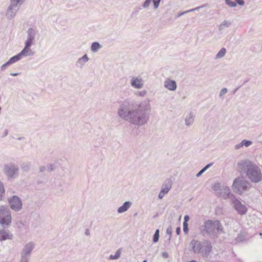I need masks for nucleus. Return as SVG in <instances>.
<instances>
[{
    "label": "nucleus",
    "instance_id": "nucleus-44",
    "mask_svg": "<svg viewBox=\"0 0 262 262\" xmlns=\"http://www.w3.org/2000/svg\"><path fill=\"white\" fill-rule=\"evenodd\" d=\"M242 147H243V146L242 144V142H241L240 143L237 144L235 146V149H239V148H242Z\"/></svg>",
    "mask_w": 262,
    "mask_h": 262
},
{
    "label": "nucleus",
    "instance_id": "nucleus-11",
    "mask_svg": "<svg viewBox=\"0 0 262 262\" xmlns=\"http://www.w3.org/2000/svg\"><path fill=\"white\" fill-rule=\"evenodd\" d=\"M172 186V182L170 179H167L165 181L162 186V188L158 195L160 199H162L165 194L168 193Z\"/></svg>",
    "mask_w": 262,
    "mask_h": 262
},
{
    "label": "nucleus",
    "instance_id": "nucleus-47",
    "mask_svg": "<svg viewBox=\"0 0 262 262\" xmlns=\"http://www.w3.org/2000/svg\"><path fill=\"white\" fill-rule=\"evenodd\" d=\"M205 172L204 170L202 168L196 175L197 177H200L204 172Z\"/></svg>",
    "mask_w": 262,
    "mask_h": 262
},
{
    "label": "nucleus",
    "instance_id": "nucleus-35",
    "mask_svg": "<svg viewBox=\"0 0 262 262\" xmlns=\"http://www.w3.org/2000/svg\"><path fill=\"white\" fill-rule=\"evenodd\" d=\"M161 0H152V2L154 4V7L155 9H157L158 8L160 2Z\"/></svg>",
    "mask_w": 262,
    "mask_h": 262
},
{
    "label": "nucleus",
    "instance_id": "nucleus-8",
    "mask_svg": "<svg viewBox=\"0 0 262 262\" xmlns=\"http://www.w3.org/2000/svg\"><path fill=\"white\" fill-rule=\"evenodd\" d=\"M19 168L14 163L6 164L4 167V172L9 179H14L18 175Z\"/></svg>",
    "mask_w": 262,
    "mask_h": 262
},
{
    "label": "nucleus",
    "instance_id": "nucleus-16",
    "mask_svg": "<svg viewBox=\"0 0 262 262\" xmlns=\"http://www.w3.org/2000/svg\"><path fill=\"white\" fill-rule=\"evenodd\" d=\"M164 87L171 91H174L177 89V83L174 80L169 78L166 79L164 82Z\"/></svg>",
    "mask_w": 262,
    "mask_h": 262
},
{
    "label": "nucleus",
    "instance_id": "nucleus-2",
    "mask_svg": "<svg viewBox=\"0 0 262 262\" xmlns=\"http://www.w3.org/2000/svg\"><path fill=\"white\" fill-rule=\"evenodd\" d=\"M239 170L252 183H258L262 181L261 168L253 162L246 159L238 163Z\"/></svg>",
    "mask_w": 262,
    "mask_h": 262
},
{
    "label": "nucleus",
    "instance_id": "nucleus-41",
    "mask_svg": "<svg viewBox=\"0 0 262 262\" xmlns=\"http://www.w3.org/2000/svg\"><path fill=\"white\" fill-rule=\"evenodd\" d=\"M147 92L146 91H140V92H138L136 95L138 96H140V97H144V96L146 95Z\"/></svg>",
    "mask_w": 262,
    "mask_h": 262
},
{
    "label": "nucleus",
    "instance_id": "nucleus-40",
    "mask_svg": "<svg viewBox=\"0 0 262 262\" xmlns=\"http://www.w3.org/2000/svg\"><path fill=\"white\" fill-rule=\"evenodd\" d=\"M10 63L8 61L7 62L5 63L4 64H3L1 66V71H4L7 68V67L10 66Z\"/></svg>",
    "mask_w": 262,
    "mask_h": 262
},
{
    "label": "nucleus",
    "instance_id": "nucleus-17",
    "mask_svg": "<svg viewBox=\"0 0 262 262\" xmlns=\"http://www.w3.org/2000/svg\"><path fill=\"white\" fill-rule=\"evenodd\" d=\"M13 236V234L10 233L9 230L5 229L0 230V241L12 239Z\"/></svg>",
    "mask_w": 262,
    "mask_h": 262
},
{
    "label": "nucleus",
    "instance_id": "nucleus-32",
    "mask_svg": "<svg viewBox=\"0 0 262 262\" xmlns=\"http://www.w3.org/2000/svg\"><path fill=\"white\" fill-rule=\"evenodd\" d=\"M20 255L21 257L19 262H29V260L30 257L23 254Z\"/></svg>",
    "mask_w": 262,
    "mask_h": 262
},
{
    "label": "nucleus",
    "instance_id": "nucleus-4",
    "mask_svg": "<svg viewBox=\"0 0 262 262\" xmlns=\"http://www.w3.org/2000/svg\"><path fill=\"white\" fill-rule=\"evenodd\" d=\"M222 226L217 220H207L204 222V229L202 231L203 234L206 233L213 237H216L218 234L222 231Z\"/></svg>",
    "mask_w": 262,
    "mask_h": 262
},
{
    "label": "nucleus",
    "instance_id": "nucleus-33",
    "mask_svg": "<svg viewBox=\"0 0 262 262\" xmlns=\"http://www.w3.org/2000/svg\"><path fill=\"white\" fill-rule=\"evenodd\" d=\"M243 146L246 147H249L252 144V142L249 140H243L242 141Z\"/></svg>",
    "mask_w": 262,
    "mask_h": 262
},
{
    "label": "nucleus",
    "instance_id": "nucleus-29",
    "mask_svg": "<svg viewBox=\"0 0 262 262\" xmlns=\"http://www.w3.org/2000/svg\"><path fill=\"white\" fill-rule=\"evenodd\" d=\"M159 232H160V231L158 229L156 230L154 234V236H153V238H152V241L154 243H157L158 241H159Z\"/></svg>",
    "mask_w": 262,
    "mask_h": 262
},
{
    "label": "nucleus",
    "instance_id": "nucleus-37",
    "mask_svg": "<svg viewBox=\"0 0 262 262\" xmlns=\"http://www.w3.org/2000/svg\"><path fill=\"white\" fill-rule=\"evenodd\" d=\"M47 170L49 172H51L55 168V165L54 164H49L47 166Z\"/></svg>",
    "mask_w": 262,
    "mask_h": 262
},
{
    "label": "nucleus",
    "instance_id": "nucleus-6",
    "mask_svg": "<svg viewBox=\"0 0 262 262\" xmlns=\"http://www.w3.org/2000/svg\"><path fill=\"white\" fill-rule=\"evenodd\" d=\"M12 221L10 209L5 206H0V225L4 228L9 227Z\"/></svg>",
    "mask_w": 262,
    "mask_h": 262
},
{
    "label": "nucleus",
    "instance_id": "nucleus-45",
    "mask_svg": "<svg viewBox=\"0 0 262 262\" xmlns=\"http://www.w3.org/2000/svg\"><path fill=\"white\" fill-rule=\"evenodd\" d=\"M212 163H210L209 164H207L203 169L205 171L207 169H208L209 167H210L212 165Z\"/></svg>",
    "mask_w": 262,
    "mask_h": 262
},
{
    "label": "nucleus",
    "instance_id": "nucleus-34",
    "mask_svg": "<svg viewBox=\"0 0 262 262\" xmlns=\"http://www.w3.org/2000/svg\"><path fill=\"white\" fill-rule=\"evenodd\" d=\"M213 189L214 191H218V190L221 191L222 188H221V184L219 183H215L213 187Z\"/></svg>",
    "mask_w": 262,
    "mask_h": 262
},
{
    "label": "nucleus",
    "instance_id": "nucleus-26",
    "mask_svg": "<svg viewBox=\"0 0 262 262\" xmlns=\"http://www.w3.org/2000/svg\"><path fill=\"white\" fill-rule=\"evenodd\" d=\"M246 238V236L244 233L241 232L236 237V243H239L244 241Z\"/></svg>",
    "mask_w": 262,
    "mask_h": 262
},
{
    "label": "nucleus",
    "instance_id": "nucleus-38",
    "mask_svg": "<svg viewBox=\"0 0 262 262\" xmlns=\"http://www.w3.org/2000/svg\"><path fill=\"white\" fill-rule=\"evenodd\" d=\"M166 233L169 235L168 240L170 241L172 235V228L171 226H169V227L167 228L166 230Z\"/></svg>",
    "mask_w": 262,
    "mask_h": 262
},
{
    "label": "nucleus",
    "instance_id": "nucleus-25",
    "mask_svg": "<svg viewBox=\"0 0 262 262\" xmlns=\"http://www.w3.org/2000/svg\"><path fill=\"white\" fill-rule=\"evenodd\" d=\"M121 253V249H118L115 255H111L109 257V259L111 260L118 259L120 257Z\"/></svg>",
    "mask_w": 262,
    "mask_h": 262
},
{
    "label": "nucleus",
    "instance_id": "nucleus-56",
    "mask_svg": "<svg viewBox=\"0 0 262 262\" xmlns=\"http://www.w3.org/2000/svg\"><path fill=\"white\" fill-rule=\"evenodd\" d=\"M143 262H147L146 260H144Z\"/></svg>",
    "mask_w": 262,
    "mask_h": 262
},
{
    "label": "nucleus",
    "instance_id": "nucleus-49",
    "mask_svg": "<svg viewBox=\"0 0 262 262\" xmlns=\"http://www.w3.org/2000/svg\"><path fill=\"white\" fill-rule=\"evenodd\" d=\"M47 169V167L44 166H41L40 168H39V172H42L43 171H45V170Z\"/></svg>",
    "mask_w": 262,
    "mask_h": 262
},
{
    "label": "nucleus",
    "instance_id": "nucleus-18",
    "mask_svg": "<svg viewBox=\"0 0 262 262\" xmlns=\"http://www.w3.org/2000/svg\"><path fill=\"white\" fill-rule=\"evenodd\" d=\"M132 203L130 201H126L123 204L118 208L117 211L119 213H122L126 211L131 206Z\"/></svg>",
    "mask_w": 262,
    "mask_h": 262
},
{
    "label": "nucleus",
    "instance_id": "nucleus-54",
    "mask_svg": "<svg viewBox=\"0 0 262 262\" xmlns=\"http://www.w3.org/2000/svg\"><path fill=\"white\" fill-rule=\"evenodd\" d=\"M19 224H20V225H21L22 226H24V223L23 222H20Z\"/></svg>",
    "mask_w": 262,
    "mask_h": 262
},
{
    "label": "nucleus",
    "instance_id": "nucleus-27",
    "mask_svg": "<svg viewBox=\"0 0 262 262\" xmlns=\"http://www.w3.org/2000/svg\"><path fill=\"white\" fill-rule=\"evenodd\" d=\"M5 198V189L3 183L0 181V201Z\"/></svg>",
    "mask_w": 262,
    "mask_h": 262
},
{
    "label": "nucleus",
    "instance_id": "nucleus-46",
    "mask_svg": "<svg viewBox=\"0 0 262 262\" xmlns=\"http://www.w3.org/2000/svg\"><path fill=\"white\" fill-rule=\"evenodd\" d=\"M189 215H186L185 216H184V222L183 223H188V221L189 220Z\"/></svg>",
    "mask_w": 262,
    "mask_h": 262
},
{
    "label": "nucleus",
    "instance_id": "nucleus-22",
    "mask_svg": "<svg viewBox=\"0 0 262 262\" xmlns=\"http://www.w3.org/2000/svg\"><path fill=\"white\" fill-rule=\"evenodd\" d=\"M231 25V22L228 20H224L220 25L219 30L221 31L225 28L229 27Z\"/></svg>",
    "mask_w": 262,
    "mask_h": 262
},
{
    "label": "nucleus",
    "instance_id": "nucleus-23",
    "mask_svg": "<svg viewBox=\"0 0 262 262\" xmlns=\"http://www.w3.org/2000/svg\"><path fill=\"white\" fill-rule=\"evenodd\" d=\"M21 56L19 54V53L17 54V55L11 57L9 60H8V62L10 63V65L20 60L21 59Z\"/></svg>",
    "mask_w": 262,
    "mask_h": 262
},
{
    "label": "nucleus",
    "instance_id": "nucleus-28",
    "mask_svg": "<svg viewBox=\"0 0 262 262\" xmlns=\"http://www.w3.org/2000/svg\"><path fill=\"white\" fill-rule=\"evenodd\" d=\"M226 50L225 48H222L216 55V58H221L225 55Z\"/></svg>",
    "mask_w": 262,
    "mask_h": 262
},
{
    "label": "nucleus",
    "instance_id": "nucleus-30",
    "mask_svg": "<svg viewBox=\"0 0 262 262\" xmlns=\"http://www.w3.org/2000/svg\"><path fill=\"white\" fill-rule=\"evenodd\" d=\"M226 4L230 7H235L236 3L235 2L231 1V0H224Z\"/></svg>",
    "mask_w": 262,
    "mask_h": 262
},
{
    "label": "nucleus",
    "instance_id": "nucleus-48",
    "mask_svg": "<svg viewBox=\"0 0 262 262\" xmlns=\"http://www.w3.org/2000/svg\"><path fill=\"white\" fill-rule=\"evenodd\" d=\"M162 256L164 258H167L168 257V254L166 252H164L162 253Z\"/></svg>",
    "mask_w": 262,
    "mask_h": 262
},
{
    "label": "nucleus",
    "instance_id": "nucleus-53",
    "mask_svg": "<svg viewBox=\"0 0 262 262\" xmlns=\"http://www.w3.org/2000/svg\"><path fill=\"white\" fill-rule=\"evenodd\" d=\"M8 134V130H5V132H4V136H6Z\"/></svg>",
    "mask_w": 262,
    "mask_h": 262
},
{
    "label": "nucleus",
    "instance_id": "nucleus-24",
    "mask_svg": "<svg viewBox=\"0 0 262 262\" xmlns=\"http://www.w3.org/2000/svg\"><path fill=\"white\" fill-rule=\"evenodd\" d=\"M89 58L86 54H84L82 57L78 59L77 63L81 66L84 65L89 60Z\"/></svg>",
    "mask_w": 262,
    "mask_h": 262
},
{
    "label": "nucleus",
    "instance_id": "nucleus-13",
    "mask_svg": "<svg viewBox=\"0 0 262 262\" xmlns=\"http://www.w3.org/2000/svg\"><path fill=\"white\" fill-rule=\"evenodd\" d=\"M130 85L134 88L136 89H140L143 87V80L139 76L133 77L130 80Z\"/></svg>",
    "mask_w": 262,
    "mask_h": 262
},
{
    "label": "nucleus",
    "instance_id": "nucleus-19",
    "mask_svg": "<svg viewBox=\"0 0 262 262\" xmlns=\"http://www.w3.org/2000/svg\"><path fill=\"white\" fill-rule=\"evenodd\" d=\"M221 191V193L222 194V196L223 198H230V200L231 201V195L233 194L231 193L230 189L228 187H223V188H222V190Z\"/></svg>",
    "mask_w": 262,
    "mask_h": 262
},
{
    "label": "nucleus",
    "instance_id": "nucleus-36",
    "mask_svg": "<svg viewBox=\"0 0 262 262\" xmlns=\"http://www.w3.org/2000/svg\"><path fill=\"white\" fill-rule=\"evenodd\" d=\"M151 2H152V0H146L143 4L142 7L144 8H148L151 3Z\"/></svg>",
    "mask_w": 262,
    "mask_h": 262
},
{
    "label": "nucleus",
    "instance_id": "nucleus-9",
    "mask_svg": "<svg viewBox=\"0 0 262 262\" xmlns=\"http://www.w3.org/2000/svg\"><path fill=\"white\" fill-rule=\"evenodd\" d=\"M231 203L233 205L234 208L237 211V213L241 215H244L247 211V208L245 205L243 204L239 200L235 198L234 195H231Z\"/></svg>",
    "mask_w": 262,
    "mask_h": 262
},
{
    "label": "nucleus",
    "instance_id": "nucleus-5",
    "mask_svg": "<svg viewBox=\"0 0 262 262\" xmlns=\"http://www.w3.org/2000/svg\"><path fill=\"white\" fill-rule=\"evenodd\" d=\"M25 0H10V4L7 9L6 17L9 19H13Z\"/></svg>",
    "mask_w": 262,
    "mask_h": 262
},
{
    "label": "nucleus",
    "instance_id": "nucleus-51",
    "mask_svg": "<svg viewBox=\"0 0 262 262\" xmlns=\"http://www.w3.org/2000/svg\"><path fill=\"white\" fill-rule=\"evenodd\" d=\"M85 234L86 235H87V236L90 235V231H89V229H86V230H85Z\"/></svg>",
    "mask_w": 262,
    "mask_h": 262
},
{
    "label": "nucleus",
    "instance_id": "nucleus-52",
    "mask_svg": "<svg viewBox=\"0 0 262 262\" xmlns=\"http://www.w3.org/2000/svg\"><path fill=\"white\" fill-rule=\"evenodd\" d=\"M18 73H10V75L12 76H16L17 75H18Z\"/></svg>",
    "mask_w": 262,
    "mask_h": 262
},
{
    "label": "nucleus",
    "instance_id": "nucleus-57",
    "mask_svg": "<svg viewBox=\"0 0 262 262\" xmlns=\"http://www.w3.org/2000/svg\"><path fill=\"white\" fill-rule=\"evenodd\" d=\"M260 236H261L262 235V233H260Z\"/></svg>",
    "mask_w": 262,
    "mask_h": 262
},
{
    "label": "nucleus",
    "instance_id": "nucleus-39",
    "mask_svg": "<svg viewBox=\"0 0 262 262\" xmlns=\"http://www.w3.org/2000/svg\"><path fill=\"white\" fill-rule=\"evenodd\" d=\"M183 231L185 234H187L188 232V223H183Z\"/></svg>",
    "mask_w": 262,
    "mask_h": 262
},
{
    "label": "nucleus",
    "instance_id": "nucleus-14",
    "mask_svg": "<svg viewBox=\"0 0 262 262\" xmlns=\"http://www.w3.org/2000/svg\"><path fill=\"white\" fill-rule=\"evenodd\" d=\"M34 247L35 244L33 242H29L24 246L21 252V254L30 257L32 251L34 249Z\"/></svg>",
    "mask_w": 262,
    "mask_h": 262
},
{
    "label": "nucleus",
    "instance_id": "nucleus-15",
    "mask_svg": "<svg viewBox=\"0 0 262 262\" xmlns=\"http://www.w3.org/2000/svg\"><path fill=\"white\" fill-rule=\"evenodd\" d=\"M31 45L25 43V47L23 49L19 52V54L21 56H31L34 54V52L30 49Z\"/></svg>",
    "mask_w": 262,
    "mask_h": 262
},
{
    "label": "nucleus",
    "instance_id": "nucleus-55",
    "mask_svg": "<svg viewBox=\"0 0 262 262\" xmlns=\"http://www.w3.org/2000/svg\"><path fill=\"white\" fill-rule=\"evenodd\" d=\"M22 139H23V138H22V137H19V138H17V140H21Z\"/></svg>",
    "mask_w": 262,
    "mask_h": 262
},
{
    "label": "nucleus",
    "instance_id": "nucleus-20",
    "mask_svg": "<svg viewBox=\"0 0 262 262\" xmlns=\"http://www.w3.org/2000/svg\"><path fill=\"white\" fill-rule=\"evenodd\" d=\"M194 115H193V113L192 112H190L185 120L186 125L187 126L191 125L194 121Z\"/></svg>",
    "mask_w": 262,
    "mask_h": 262
},
{
    "label": "nucleus",
    "instance_id": "nucleus-21",
    "mask_svg": "<svg viewBox=\"0 0 262 262\" xmlns=\"http://www.w3.org/2000/svg\"><path fill=\"white\" fill-rule=\"evenodd\" d=\"M101 48L102 46L98 42L95 41L92 43L91 47V50L93 52L95 53Z\"/></svg>",
    "mask_w": 262,
    "mask_h": 262
},
{
    "label": "nucleus",
    "instance_id": "nucleus-1",
    "mask_svg": "<svg viewBox=\"0 0 262 262\" xmlns=\"http://www.w3.org/2000/svg\"><path fill=\"white\" fill-rule=\"evenodd\" d=\"M151 111L148 99L138 103L134 99L127 98L120 103L117 115L132 124L141 126L148 122Z\"/></svg>",
    "mask_w": 262,
    "mask_h": 262
},
{
    "label": "nucleus",
    "instance_id": "nucleus-7",
    "mask_svg": "<svg viewBox=\"0 0 262 262\" xmlns=\"http://www.w3.org/2000/svg\"><path fill=\"white\" fill-rule=\"evenodd\" d=\"M250 186V183L247 180L237 178L233 181L232 188L234 192L241 194L243 191L248 190Z\"/></svg>",
    "mask_w": 262,
    "mask_h": 262
},
{
    "label": "nucleus",
    "instance_id": "nucleus-12",
    "mask_svg": "<svg viewBox=\"0 0 262 262\" xmlns=\"http://www.w3.org/2000/svg\"><path fill=\"white\" fill-rule=\"evenodd\" d=\"M37 33L38 31L36 28H29L27 31V36L25 43L32 45Z\"/></svg>",
    "mask_w": 262,
    "mask_h": 262
},
{
    "label": "nucleus",
    "instance_id": "nucleus-10",
    "mask_svg": "<svg viewBox=\"0 0 262 262\" xmlns=\"http://www.w3.org/2000/svg\"><path fill=\"white\" fill-rule=\"evenodd\" d=\"M9 203L11 208L15 211H18L22 208L21 201L17 196L14 195L10 198Z\"/></svg>",
    "mask_w": 262,
    "mask_h": 262
},
{
    "label": "nucleus",
    "instance_id": "nucleus-42",
    "mask_svg": "<svg viewBox=\"0 0 262 262\" xmlns=\"http://www.w3.org/2000/svg\"><path fill=\"white\" fill-rule=\"evenodd\" d=\"M227 88H223L221 90V91L220 92V96L222 97L223 95H225L226 93H227Z\"/></svg>",
    "mask_w": 262,
    "mask_h": 262
},
{
    "label": "nucleus",
    "instance_id": "nucleus-31",
    "mask_svg": "<svg viewBox=\"0 0 262 262\" xmlns=\"http://www.w3.org/2000/svg\"><path fill=\"white\" fill-rule=\"evenodd\" d=\"M203 6H200V7H196L195 8H194V9H192L191 10H188V11H186L185 12H182V13H180L179 14H178V17H180V16H181L182 15H183V14H185V13H187L189 12H191V11H195L196 10H199V9H200L201 8H203Z\"/></svg>",
    "mask_w": 262,
    "mask_h": 262
},
{
    "label": "nucleus",
    "instance_id": "nucleus-43",
    "mask_svg": "<svg viewBox=\"0 0 262 262\" xmlns=\"http://www.w3.org/2000/svg\"><path fill=\"white\" fill-rule=\"evenodd\" d=\"M235 3H236V5L243 6L245 4V1L244 0H235Z\"/></svg>",
    "mask_w": 262,
    "mask_h": 262
},
{
    "label": "nucleus",
    "instance_id": "nucleus-3",
    "mask_svg": "<svg viewBox=\"0 0 262 262\" xmlns=\"http://www.w3.org/2000/svg\"><path fill=\"white\" fill-rule=\"evenodd\" d=\"M190 246L192 251L194 253H200L203 256L205 257H208V255H209L212 250L211 243L210 241L207 240L201 242L193 239L190 243Z\"/></svg>",
    "mask_w": 262,
    "mask_h": 262
},
{
    "label": "nucleus",
    "instance_id": "nucleus-50",
    "mask_svg": "<svg viewBox=\"0 0 262 262\" xmlns=\"http://www.w3.org/2000/svg\"><path fill=\"white\" fill-rule=\"evenodd\" d=\"M176 233L177 235H179L180 234V232H181V228L179 227H178L177 228H176Z\"/></svg>",
    "mask_w": 262,
    "mask_h": 262
}]
</instances>
